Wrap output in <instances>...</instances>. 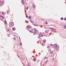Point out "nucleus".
Returning <instances> with one entry per match:
<instances>
[{"instance_id":"36","label":"nucleus","mask_w":66,"mask_h":66,"mask_svg":"<svg viewBox=\"0 0 66 66\" xmlns=\"http://www.w3.org/2000/svg\"><path fill=\"white\" fill-rule=\"evenodd\" d=\"M46 24H47L48 23V22H46L45 23Z\"/></svg>"},{"instance_id":"35","label":"nucleus","mask_w":66,"mask_h":66,"mask_svg":"<svg viewBox=\"0 0 66 66\" xmlns=\"http://www.w3.org/2000/svg\"><path fill=\"white\" fill-rule=\"evenodd\" d=\"M52 53H53V52H52L51 53V54H52Z\"/></svg>"},{"instance_id":"25","label":"nucleus","mask_w":66,"mask_h":66,"mask_svg":"<svg viewBox=\"0 0 66 66\" xmlns=\"http://www.w3.org/2000/svg\"><path fill=\"white\" fill-rule=\"evenodd\" d=\"M48 60H47L46 62H45V64H46V63H47V62H48Z\"/></svg>"},{"instance_id":"49","label":"nucleus","mask_w":66,"mask_h":66,"mask_svg":"<svg viewBox=\"0 0 66 66\" xmlns=\"http://www.w3.org/2000/svg\"><path fill=\"white\" fill-rule=\"evenodd\" d=\"M9 37H10V36H9Z\"/></svg>"},{"instance_id":"6","label":"nucleus","mask_w":66,"mask_h":66,"mask_svg":"<svg viewBox=\"0 0 66 66\" xmlns=\"http://www.w3.org/2000/svg\"><path fill=\"white\" fill-rule=\"evenodd\" d=\"M40 35V36L41 37H43V36H43L42 35V33L40 34V35Z\"/></svg>"},{"instance_id":"3","label":"nucleus","mask_w":66,"mask_h":66,"mask_svg":"<svg viewBox=\"0 0 66 66\" xmlns=\"http://www.w3.org/2000/svg\"><path fill=\"white\" fill-rule=\"evenodd\" d=\"M27 26L28 27H27V28H28V29H30L32 28V27L30 25L28 26Z\"/></svg>"},{"instance_id":"22","label":"nucleus","mask_w":66,"mask_h":66,"mask_svg":"<svg viewBox=\"0 0 66 66\" xmlns=\"http://www.w3.org/2000/svg\"><path fill=\"white\" fill-rule=\"evenodd\" d=\"M21 2H24V0H21Z\"/></svg>"},{"instance_id":"9","label":"nucleus","mask_w":66,"mask_h":66,"mask_svg":"<svg viewBox=\"0 0 66 66\" xmlns=\"http://www.w3.org/2000/svg\"><path fill=\"white\" fill-rule=\"evenodd\" d=\"M15 28L13 27L12 28V29L13 31H15Z\"/></svg>"},{"instance_id":"18","label":"nucleus","mask_w":66,"mask_h":66,"mask_svg":"<svg viewBox=\"0 0 66 66\" xmlns=\"http://www.w3.org/2000/svg\"><path fill=\"white\" fill-rule=\"evenodd\" d=\"M29 32H31V33H33V32L31 31L30 30H29Z\"/></svg>"},{"instance_id":"23","label":"nucleus","mask_w":66,"mask_h":66,"mask_svg":"<svg viewBox=\"0 0 66 66\" xmlns=\"http://www.w3.org/2000/svg\"><path fill=\"white\" fill-rule=\"evenodd\" d=\"M49 29H53V28H49Z\"/></svg>"},{"instance_id":"14","label":"nucleus","mask_w":66,"mask_h":66,"mask_svg":"<svg viewBox=\"0 0 66 66\" xmlns=\"http://www.w3.org/2000/svg\"><path fill=\"white\" fill-rule=\"evenodd\" d=\"M45 59H48V57H45Z\"/></svg>"},{"instance_id":"45","label":"nucleus","mask_w":66,"mask_h":66,"mask_svg":"<svg viewBox=\"0 0 66 66\" xmlns=\"http://www.w3.org/2000/svg\"><path fill=\"white\" fill-rule=\"evenodd\" d=\"M49 51H50V50H49Z\"/></svg>"},{"instance_id":"27","label":"nucleus","mask_w":66,"mask_h":66,"mask_svg":"<svg viewBox=\"0 0 66 66\" xmlns=\"http://www.w3.org/2000/svg\"><path fill=\"white\" fill-rule=\"evenodd\" d=\"M29 18H30V19H31V16H30L29 17Z\"/></svg>"},{"instance_id":"40","label":"nucleus","mask_w":66,"mask_h":66,"mask_svg":"<svg viewBox=\"0 0 66 66\" xmlns=\"http://www.w3.org/2000/svg\"><path fill=\"white\" fill-rule=\"evenodd\" d=\"M14 39L15 40V38H14Z\"/></svg>"},{"instance_id":"17","label":"nucleus","mask_w":66,"mask_h":66,"mask_svg":"<svg viewBox=\"0 0 66 66\" xmlns=\"http://www.w3.org/2000/svg\"><path fill=\"white\" fill-rule=\"evenodd\" d=\"M40 38V36L39 35V36L38 37V38Z\"/></svg>"},{"instance_id":"28","label":"nucleus","mask_w":66,"mask_h":66,"mask_svg":"<svg viewBox=\"0 0 66 66\" xmlns=\"http://www.w3.org/2000/svg\"><path fill=\"white\" fill-rule=\"evenodd\" d=\"M26 18H28V16L27 15H26Z\"/></svg>"},{"instance_id":"24","label":"nucleus","mask_w":66,"mask_h":66,"mask_svg":"<svg viewBox=\"0 0 66 66\" xmlns=\"http://www.w3.org/2000/svg\"><path fill=\"white\" fill-rule=\"evenodd\" d=\"M10 11V10H7V13H9V12Z\"/></svg>"},{"instance_id":"11","label":"nucleus","mask_w":66,"mask_h":66,"mask_svg":"<svg viewBox=\"0 0 66 66\" xmlns=\"http://www.w3.org/2000/svg\"><path fill=\"white\" fill-rule=\"evenodd\" d=\"M19 45H20V46L22 45V43H21V42L19 43Z\"/></svg>"},{"instance_id":"47","label":"nucleus","mask_w":66,"mask_h":66,"mask_svg":"<svg viewBox=\"0 0 66 66\" xmlns=\"http://www.w3.org/2000/svg\"><path fill=\"white\" fill-rule=\"evenodd\" d=\"M31 60H32V58H31Z\"/></svg>"},{"instance_id":"16","label":"nucleus","mask_w":66,"mask_h":66,"mask_svg":"<svg viewBox=\"0 0 66 66\" xmlns=\"http://www.w3.org/2000/svg\"><path fill=\"white\" fill-rule=\"evenodd\" d=\"M4 3L3 2V1H2L1 2V4H3Z\"/></svg>"},{"instance_id":"8","label":"nucleus","mask_w":66,"mask_h":66,"mask_svg":"<svg viewBox=\"0 0 66 66\" xmlns=\"http://www.w3.org/2000/svg\"><path fill=\"white\" fill-rule=\"evenodd\" d=\"M46 41L45 40H43V42L44 43H46Z\"/></svg>"},{"instance_id":"43","label":"nucleus","mask_w":66,"mask_h":66,"mask_svg":"<svg viewBox=\"0 0 66 66\" xmlns=\"http://www.w3.org/2000/svg\"><path fill=\"white\" fill-rule=\"evenodd\" d=\"M19 38H20V37H19Z\"/></svg>"},{"instance_id":"7","label":"nucleus","mask_w":66,"mask_h":66,"mask_svg":"<svg viewBox=\"0 0 66 66\" xmlns=\"http://www.w3.org/2000/svg\"><path fill=\"white\" fill-rule=\"evenodd\" d=\"M54 47H57V45L56 44H54L53 46Z\"/></svg>"},{"instance_id":"33","label":"nucleus","mask_w":66,"mask_h":66,"mask_svg":"<svg viewBox=\"0 0 66 66\" xmlns=\"http://www.w3.org/2000/svg\"><path fill=\"white\" fill-rule=\"evenodd\" d=\"M47 48H49V46H48Z\"/></svg>"},{"instance_id":"48","label":"nucleus","mask_w":66,"mask_h":66,"mask_svg":"<svg viewBox=\"0 0 66 66\" xmlns=\"http://www.w3.org/2000/svg\"><path fill=\"white\" fill-rule=\"evenodd\" d=\"M40 27H41V26H40Z\"/></svg>"},{"instance_id":"46","label":"nucleus","mask_w":66,"mask_h":66,"mask_svg":"<svg viewBox=\"0 0 66 66\" xmlns=\"http://www.w3.org/2000/svg\"><path fill=\"white\" fill-rule=\"evenodd\" d=\"M35 59H36V58L35 57Z\"/></svg>"},{"instance_id":"20","label":"nucleus","mask_w":66,"mask_h":66,"mask_svg":"<svg viewBox=\"0 0 66 66\" xmlns=\"http://www.w3.org/2000/svg\"><path fill=\"white\" fill-rule=\"evenodd\" d=\"M64 28H65V29H66V25H65L64 26Z\"/></svg>"},{"instance_id":"4","label":"nucleus","mask_w":66,"mask_h":66,"mask_svg":"<svg viewBox=\"0 0 66 66\" xmlns=\"http://www.w3.org/2000/svg\"><path fill=\"white\" fill-rule=\"evenodd\" d=\"M33 7L34 8V9H35V5L34 4H33Z\"/></svg>"},{"instance_id":"10","label":"nucleus","mask_w":66,"mask_h":66,"mask_svg":"<svg viewBox=\"0 0 66 66\" xmlns=\"http://www.w3.org/2000/svg\"><path fill=\"white\" fill-rule=\"evenodd\" d=\"M58 48V47L56 46V47H55V49H57V48Z\"/></svg>"},{"instance_id":"1","label":"nucleus","mask_w":66,"mask_h":66,"mask_svg":"<svg viewBox=\"0 0 66 66\" xmlns=\"http://www.w3.org/2000/svg\"><path fill=\"white\" fill-rule=\"evenodd\" d=\"M33 30L34 31V32H33V33H34V34H36L37 33V30L36 29L33 28Z\"/></svg>"},{"instance_id":"34","label":"nucleus","mask_w":66,"mask_h":66,"mask_svg":"<svg viewBox=\"0 0 66 66\" xmlns=\"http://www.w3.org/2000/svg\"><path fill=\"white\" fill-rule=\"evenodd\" d=\"M2 17V16L0 15V17Z\"/></svg>"},{"instance_id":"12","label":"nucleus","mask_w":66,"mask_h":66,"mask_svg":"<svg viewBox=\"0 0 66 66\" xmlns=\"http://www.w3.org/2000/svg\"><path fill=\"white\" fill-rule=\"evenodd\" d=\"M21 3L22 4H23V5H24V2H21Z\"/></svg>"},{"instance_id":"44","label":"nucleus","mask_w":66,"mask_h":66,"mask_svg":"<svg viewBox=\"0 0 66 66\" xmlns=\"http://www.w3.org/2000/svg\"><path fill=\"white\" fill-rule=\"evenodd\" d=\"M29 23V22H27V23Z\"/></svg>"},{"instance_id":"30","label":"nucleus","mask_w":66,"mask_h":66,"mask_svg":"<svg viewBox=\"0 0 66 66\" xmlns=\"http://www.w3.org/2000/svg\"><path fill=\"white\" fill-rule=\"evenodd\" d=\"M64 20H66V18H64Z\"/></svg>"},{"instance_id":"2","label":"nucleus","mask_w":66,"mask_h":66,"mask_svg":"<svg viewBox=\"0 0 66 66\" xmlns=\"http://www.w3.org/2000/svg\"><path fill=\"white\" fill-rule=\"evenodd\" d=\"M9 26H11L10 27H13V26H14V23L12 22H10L9 24Z\"/></svg>"},{"instance_id":"19","label":"nucleus","mask_w":66,"mask_h":66,"mask_svg":"<svg viewBox=\"0 0 66 66\" xmlns=\"http://www.w3.org/2000/svg\"><path fill=\"white\" fill-rule=\"evenodd\" d=\"M35 60H36L35 58H34V59H33V61L34 62L35 61Z\"/></svg>"},{"instance_id":"37","label":"nucleus","mask_w":66,"mask_h":66,"mask_svg":"<svg viewBox=\"0 0 66 66\" xmlns=\"http://www.w3.org/2000/svg\"><path fill=\"white\" fill-rule=\"evenodd\" d=\"M31 30H32V31H33V30H33V29H31Z\"/></svg>"},{"instance_id":"5","label":"nucleus","mask_w":66,"mask_h":66,"mask_svg":"<svg viewBox=\"0 0 66 66\" xmlns=\"http://www.w3.org/2000/svg\"><path fill=\"white\" fill-rule=\"evenodd\" d=\"M48 30H46L45 31V32L46 33H48Z\"/></svg>"},{"instance_id":"42","label":"nucleus","mask_w":66,"mask_h":66,"mask_svg":"<svg viewBox=\"0 0 66 66\" xmlns=\"http://www.w3.org/2000/svg\"><path fill=\"white\" fill-rule=\"evenodd\" d=\"M28 66H29V64H28Z\"/></svg>"},{"instance_id":"31","label":"nucleus","mask_w":66,"mask_h":66,"mask_svg":"<svg viewBox=\"0 0 66 66\" xmlns=\"http://www.w3.org/2000/svg\"><path fill=\"white\" fill-rule=\"evenodd\" d=\"M28 6H27V10H28Z\"/></svg>"},{"instance_id":"21","label":"nucleus","mask_w":66,"mask_h":66,"mask_svg":"<svg viewBox=\"0 0 66 66\" xmlns=\"http://www.w3.org/2000/svg\"><path fill=\"white\" fill-rule=\"evenodd\" d=\"M31 21V23H33V21H32V20H30Z\"/></svg>"},{"instance_id":"32","label":"nucleus","mask_w":66,"mask_h":66,"mask_svg":"<svg viewBox=\"0 0 66 66\" xmlns=\"http://www.w3.org/2000/svg\"><path fill=\"white\" fill-rule=\"evenodd\" d=\"M54 32L55 33H56V32H57V31H54Z\"/></svg>"},{"instance_id":"29","label":"nucleus","mask_w":66,"mask_h":66,"mask_svg":"<svg viewBox=\"0 0 66 66\" xmlns=\"http://www.w3.org/2000/svg\"><path fill=\"white\" fill-rule=\"evenodd\" d=\"M2 19H3L4 17L3 16H2Z\"/></svg>"},{"instance_id":"39","label":"nucleus","mask_w":66,"mask_h":66,"mask_svg":"<svg viewBox=\"0 0 66 66\" xmlns=\"http://www.w3.org/2000/svg\"><path fill=\"white\" fill-rule=\"evenodd\" d=\"M8 31H10V30H9V29H8Z\"/></svg>"},{"instance_id":"38","label":"nucleus","mask_w":66,"mask_h":66,"mask_svg":"<svg viewBox=\"0 0 66 66\" xmlns=\"http://www.w3.org/2000/svg\"><path fill=\"white\" fill-rule=\"evenodd\" d=\"M18 56L19 57H20L19 56V55H18Z\"/></svg>"},{"instance_id":"26","label":"nucleus","mask_w":66,"mask_h":66,"mask_svg":"<svg viewBox=\"0 0 66 66\" xmlns=\"http://www.w3.org/2000/svg\"><path fill=\"white\" fill-rule=\"evenodd\" d=\"M5 24H6V23H7V22H6V21H5Z\"/></svg>"},{"instance_id":"41","label":"nucleus","mask_w":66,"mask_h":66,"mask_svg":"<svg viewBox=\"0 0 66 66\" xmlns=\"http://www.w3.org/2000/svg\"><path fill=\"white\" fill-rule=\"evenodd\" d=\"M53 44H52L51 45V46H53Z\"/></svg>"},{"instance_id":"15","label":"nucleus","mask_w":66,"mask_h":66,"mask_svg":"<svg viewBox=\"0 0 66 66\" xmlns=\"http://www.w3.org/2000/svg\"><path fill=\"white\" fill-rule=\"evenodd\" d=\"M61 20H63V17L61 18Z\"/></svg>"},{"instance_id":"13","label":"nucleus","mask_w":66,"mask_h":66,"mask_svg":"<svg viewBox=\"0 0 66 66\" xmlns=\"http://www.w3.org/2000/svg\"><path fill=\"white\" fill-rule=\"evenodd\" d=\"M33 24V25H34V26H38V25L37 24L35 25L34 24Z\"/></svg>"}]
</instances>
